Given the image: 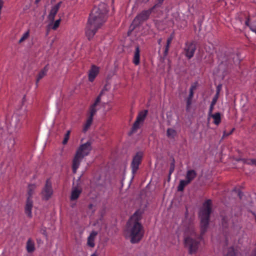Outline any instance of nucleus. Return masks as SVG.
I'll list each match as a JSON object with an SVG mask.
<instances>
[{"instance_id": "nucleus-22", "label": "nucleus", "mask_w": 256, "mask_h": 256, "mask_svg": "<svg viewBox=\"0 0 256 256\" xmlns=\"http://www.w3.org/2000/svg\"><path fill=\"white\" fill-rule=\"evenodd\" d=\"M6 142L9 150L10 152L14 150V146L15 144V140L14 138H10L6 140Z\"/></svg>"}, {"instance_id": "nucleus-10", "label": "nucleus", "mask_w": 256, "mask_h": 256, "mask_svg": "<svg viewBox=\"0 0 256 256\" xmlns=\"http://www.w3.org/2000/svg\"><path fill=\"white\" fill-rule=\"evenodd\" d=\"M82 192V188L78 186V184L76 186H73L70 196V200L74 201L76 200L79 198Z\"/></svg>"}, {"instance_id": "nucleus-25", "label": "nucleus", "mask_w": 256, "mask_h": 256, "mask_svg": "<svg viewBox=\"0 0 256 256\" xmlns=\"http://www.w3.org/2000/svg\"><path fill=\"white\" fill-rule=\"evenodd\" d=\"M237 161H242L244 164L254 165L256 166V159L239 158L237 160Z\"/></svg>"}, {"instance_id": "nucleus-18", "label": "nucleus", "mask_w": 256, "mask_h": 256, "mask_svg": "<svg viewBox=\"0 0 256 256\" xmlns=\"http://www.w3.org/2000/svg\"><path fill=\"white\" fill-rule=\"evenodd\" d=\"M194 92L192 91H190L188 97L186 98V110L188 111L190 110V106L192 104V100L194 97Z\"/></svg>"}, {"instance_id": "nucleus-19", "label": "nucleus", "mask_w": 256, "mask_h": 256, "mask_svg": "<svg viewBox=\"0 0 256 256\" xmlns=\"http://www.w3.org/2000/svg\"><path fill=\"white\" fill-rule=\"evenodd\" d=\"M210 116L214 118V123L215 124L218 125L221 122V114L220 112H218L214 114H212Z\"/></svg>"}, {"instance_id": "nucleus-42", "label": "nucleus", "mask_w": 256, "mask_h": 256, "mask_svg": "<svg viewBox=\"0 0 256 256\" xmlns=\"http://www.w3.org/2000/svg\"><path fill=\"white\" fill-rule=\"evenodd\" d=\"M175 168V165H173V164H170V168L169 170L170 174H172L174 172Z\"/></svg>"}, {"instance_id": "nucleus-62", "label": "nucleus", "mask_w": 256, "mask_h": 256, "mask_svg": "<svg viewBox=\"0 0 256 256\" xmlns=\"http://www.w3.org/2000/svg\"><path fill=\"white\" fill-rule=\"evenodd\" d=\"M80 180V178H78V181H79Z\"/></svg>"}, {"instance_id": "nucleus-59", "label": "nucleus", "mask_w": 256, "mask_h": 256, "mask_svg": "<svg viewBox=\"0 0 256 256\" xmlns=\"http://www.w3.org/2000/svg\"><path fill=\"white\" fill-rule=\"evenodd\" d=\"M91 256H98L96 254H92L91 255Z\"/></svg>"}, {"instance_id": "nucleus-17", "label": "nucleus", "mask_w": 256, "mask_h": 256, "mask_svg": "<svg viewBox=\"0 0 256 256\" xmlns=\"http://www.w3.org/2000/svg\"><path fill=\"white\" fill-rule=\"evenodd\" d=\"M26 250L28 253H32L35 250L34 242L29 238L26 242Z\"/></svg>"}, {"instance_id": "nucleus-12", "label": "nucleus", "mask_w": 256, "mask_h": 256, "mask_svg": "<svg viewBox=\"0 0 256 256\" xmlns=\"http://www.w3.org/2000/svg\"><path fill=\"white\" fill-rule=\"evenodd\" d=\"M99 72V68L98 66L92 65L91 68L89 70L88 74V80L90 82H92L96 76L98 75Z\"/></svg>"}, {"instance_id": "nucleus-4", "label": "nucleus", "mask_w": 256, "mask_h": 256, "mask_svg": "<svg viewBox=\"0 0 256 256\" xmlns=\"http://www.w3.org/2000/svg\"><path fill=\"white\" fill-rule=\"evenodd\" d=\"M142 226L140 222H134L130 230V242L132 244L138 243L144 236Z\"/></svg>"}, {"instance_id": "nucleus-38", "label": "nucleus", "mask_w": 256, "mask_h": 256, "mask_svg": "<svg viewBox=\"0 0 256 256\" xmlns=\"http://www.w3.org/2000/svg\"><path fill=\"white\" fill-rule=\"evenodd\" d=\"M219 96H220V94H216L214 95V98H212V102H211V103H212V104H216V103L217 100Z\"/></svg>"}, {"instance_id": "nucleus-27", "label": "nucleus", "mask_w": 256, "mask_h": 256, "mask_svg": "<svg viewBox=\"0 0 256 256\" xmlns=\"http://www.w3.org/2000/svg\"><path fill=\"white\" fill-rule=\"evenodd\" d=\"M58 10V9L54 8V6L52 8L50 13L48 15V18L50 21H54L55 16L57 14Z\"/></svg>"}, {"instance_id": "nucleus-32", "label": "nucleus", "mask_w": 256, "mask_h": 256, "mask_svg": "<svg viewBox=\"0 0 256 256\" xmlns=\"http://www.w3.org/2000/svg\"><path fill=\"white\" fill-rule=\"evenodd\" d=\"M30 33L29 31L26 32L22 36L21 38L19 40L18 43L20 44L25 40L29 36Z\"/></svg>"}, {"instance_id": "nucleus-48", "label": "nucleus", "mask_w": 256, "mask_h": 256, "mask_svg": "<svg viewBox=\"0 0 256 256\" xmlns=\"http://www.w3.org/2000/svg\"><path fill=\"white\" fill-rule=\"evenodd\" d=\"M250 256H256V248L253 250L250 254Z\"/></svg>"}, {"instance_id": "nucleus-54", "label": "nucleus", "mask_w": 256, "mask_h": 256, "mask_svg": "<svg viewBox=\"0 0 256 256\" xmlns=\"http://www.w3.org/2000/svg\"><path fill=\"white\" fill-rule=\"evenodd\" d=\"M104 91H103L102 90V91L100 92V94H98L99 96H100V97L102 96V95L104 94Z\"/></svg>"}, {"instance_id": "nucleus-1", "label": "nucleus", "mask_w": 256, "mask_h": 256, "mask_svg": "<svg viewBox=\"0 0 256 256\" xmlns=\"http://www.w3.org/2000/svg\"><path fill=\"white\" fill-rule=\"evenodd\" d=\"M212 212V202L210 200H207L203 204L202 208L199 212L200 226V236L196 234L193 224H190L186 226L184 232V246L188 248L189 254H192L197 252L200 240L202 239V236L207 231Z\"/></svg>"}, {"instance_id": "nucleus-44", "label": "nucleus", "mask_w": 256, "mask_h": 256, "mask_svg": "<svg viewBox=\"0 0 256 256\" xmlns=\"http://www.w3.org/2000/svg\"><path fill=\"white\" fill-rule=\"evenodd\" d=\"M222 88V85L218 84L216 87V94H220V91Z\"/></svg>"}, {"instance_id": "nucleus-9", "label": "nucleus", "mask_w": 256, "mask_h": 256, "mask_svg": "<svg viewBox=\"0 0 256 256\" xmlns=\"http://www.w3.org/2000/svg\"><path fill=\"white\" fill-rule=\"evenodd\" d=\"M146 206L144 208H140L137 210L131 217V219L134 220V222H140V221L142 218V216L144 213Z\"/></svg>"}, {"instance_id": "nucleus-29", "label": "nucleus", "mask_w": 256, "mask_h": 256, "mask_svg": "<svg viewBox=\"0 0 256 256\" xmlns=\"http://www.w3.org/2000/svg\"><path fill=\"white\" fill-rule=\"evenodd\" d=\"M17 122H20V119L18 118V116H13L12 118V122L13 124H15ZM21 126H22V124L18 122V124H16L15 126L16 128L19 129L20 128Z\"/></svg>"}, {"instance_id": "nucleus-23", "label": "nucleus", "mask_w": 256, "mask_h": 256, "mask_svg": "<svg viewBox=\"0 0 256 256\" xmlns=\"http://www.w3.org/2000/svg\"><path fill=\"white\" fill-rule=\"evenodd\" d=\"M190 183L186 180H180L179 184L177 188L178 191L183 192L184 187L190 184Z\"/></svg>"}, {"instance_id": "nucleus-52", "label": "nucleus", "mask_w": 256, "mask_h": 256, "mask_svg": "<svg viewBox=\"0 0 256 256\" xmlns=\"http://www.w3.org/2000/svg\"><path fill=\"white\" fill-rule=\"evenodd\" d=\"M170 176L171 174H170V173H168V182H169L170 180Z\"/></svg>"}, {"instance_id": "nucleus-3", "label": "nucleus", "mask_w": 256, "mask_h": 256, "mask_svg": "<svg viewBox=\"0 0 256 256\" xmlns=\"http://www.w3.org/2000/svg\"><path fill=\"white\" fill-rule=\"evenodd\" d=\"M92 142L90 140L86 143L81 144L78 148L72 160V170L74 174L76 173L82 158L88 155L92 150Z\"/></svg>"}, {"instance_id": "nucleus-20", "label": "nucleus", "mask_w": 256, "mask_h": 256, "mask_svg": "<svg viewBox=\"0 0 256 256\" xmlns=\"http://www.w3.org/2000/svg\"><path fill=\"white\" fill-rule=\"evenodd\" d=\"M177 136L176 131L172 128H168L166 130V136L168 138L174 139Z\"/></svg>"}, {"instance_id": "nucleus-13", "label": "nucleus", "mask_w": 256, "mask_h": 256, "mask_svg": "<svg viewBox=\"0 0 256 256\" xmlns=\"http://www.w3.org/2000/svg\"><path fill=\"white\" fill-rule=\"evenodd\" d=\"M96 110H92V112L90 111V116L88 118V120H86V123L84 124L83 130H82V132H86L88 130V129L90 128V127L91 126L92 122L93 116L94 115V114H96Z\"/></svg>"}, {"instance_id": "nucleus-35", "label": "nucleus", "mask_w": 256, "mask_h": 256, "mask_svg": "<svg viewBox=\"0 0 256 256\" xmlns=\"http://www.w3.org/2000/svg\"><path fill=\"white\" fill-rule=\"evenodd\" d=\"M60 20V18H59L58 20H57L56 21H55L52 27L53 30H56L59 26Z\"/></svg>"}, {"instance_id": "nucleus-31", "label": "nucleus", "mask_w": 256, "mask_h": 256, "mask_svg": "<svg viewBox=\"0 0 256 256\" xmlns=\"http://www.w3.org/2000/svg\"><path fill=\"white\" fill-rule=\"evenodd\" d=\"M70 131L68 130L66 132V133L64 134V140L62 142L63 144H67V142L70 138Z\"/></svg>"}, {"instance_id": "nucleus-61", "label": "nucleus", "mask_w": 256, "mask_h": 256, "mask_svg": "<svg viewBox=\"0 0 256 256\" xmlns=\"http://www.w3.org/2000/svg\"><path fill=\"white\" fill-rule=\"evenodd\" d=\"M25 98H26V96H24L23 97V98H22L23 101H24V100H25Z\"/></svg>"}, {"instance_id": "nucleus-57", "label": "nucleus", "mask_w": 256, "mask_h": 256, "mask_svg": "<svg viewBox=\"0 0 256 256\" xmlns=\"http://www.w3.org/2000/svg\"><path fill=\"white\" fill-rule=\"evenodd\" d=\"M234 130V129H232V130H230V132L229 134H226V136H228L229 134H231L233 132Z\"/></svg>"}, {"instance_id": "nucleus-39", "label": "nucleus", "mask_w": 256, "mask_h": 256, "mask_svg": "<svg viewBox=\"0 0 256 256\" xmlns=\"http://www.w3.org/2000/svg\"><path fill=\"white\" fill-rule=\"evenodd\" d=\"M40 233L43 234L46 238L48 237V234L46 228H42L40 230Z\"/></svg>"}, {"instance_id": "nucleus-21", "label": "nucleus", "mask_w": 256, "mask_h": 256, "mask_svg": "<svg viewBox=\"0 0 256 256\" xmlns=\"http://www.w3.org/2000/svg\"><path fill=\"white\" fill-rule=\"evenodd\" d=\"M143 124V122L136 118V120L134 123L132 128L130 134L135 132L140 127V124Z\"/></svg>"}, {"instance_id": "nucleus-45", "label": "nucleus", "mask_w": 256, "mask_h": 256, "mask_svg": "<svg viewBox=\"0 0 256 256\" xmlns=\"http://www.w3.org/2000/svg\"><path fill=\"white\" fill-rule=\"evenodd\" d=\"M62 4V2H60L56 4L54 7L58 10Z\"/></svg>"}, {"instance_id": "nucleus-11", "label": "nucleus", "mask_w": 256, "mask_h": 256, "mask_svg": "<svg viewBox=\"0 0 256 256\" xmlns=\"http://www.w3.org/2000/svg\"><path fill=\"white\" fill-rule=\"evenodd\" d=\"M32 206L33 201L32 198H27L24 208V212L27 216L30 218L32 217Z\"/></svg>"}, {"instance_id": "nucleus-51", "label": "nucleus", "mask_w": 256, "mask_h": 256, "mask_svg": "<svg viewBox=\"0 0 256 256\" xmlns=\"http://www.w3.org/2000/svg\"><path fill=\"white\" fill-rule=\"evenodd\" d=\"M172 162L170 164H173V165H175V160L174 157H172Z\"/></svg>"}, {"instance_id": "nucleus-49", "label": "nucleus", "mask_w": 256, "mask_h": 256, "mask_svg": "<svg viewBox=\"0 0 256 256\" xmlns=\"http://www.w3.org/2000/svg\"><path fill=\"white\" fill-rule=\"evenodd\" d=\"M249 20H250L249 18H248L247 20H246V21L245 22V24H246V26H247L250 27V24H249Z\"/></svg>"}, {"instance_id": "nucleus-33", "label": "nucleus", "mask_w": 256, "mask_h": 256, "mask_svg": "<svg viewBox=\"0 0 256 256\" xmlns=\"http://www.w3.org/2000/svg\"><path fill=\"white\" fill-rule=\"evenodd\" d=\"M94 238H92L88 236V242H87L88 245L91 248L94 247Z\"/></svg>"}, {"instance_id": "nucleus-50", "label": "nucleus", "mask_w": 256, "mask_h": 256, "mask_svg": "<svg viewBox=\"0 0 256 256\" xmlns=\"http://www.w3.org/2000/svg\"><path fill=\"white\" fill-rule=\"evenodd\" d=\"M242 195L243 194H242V192H241L239 190L238 192V196H239L240 199L242 198Z\"/></svg>"}, {"instance_id": "nucleus-58", "label": "nucleus", "mask_w": 256, "mask_h": 256, "mask_svg": "<svg viewBox=\"0 0 256 256\" xmlns=\"http://www.w3.org/2000/svg\"><path fill=\"white\" fill-rule=\"evenodd\" d=\"M161 40H161V39H159V40H158V44H160V42H161Z\"/></svg>"}, {"instance_id": "nucleus-34", "label": "nucleus", "mask_w": 256, "mask_h": 256, "mask_svg": "<svg viewBox=\"0 0 256 256\" xmlns=\"http://www.w3.org/2000/svg\"><path fill=\"white\" fill-rule=\"evenodd\" d=\"M226 256H236L234 248H230Z\"/></svg>"}, {"instance_id": "nucleus-16", "label": "nucleus", "mask_w": 256, "mask_h": 256, "mask_svg": "<svg viewBox=\"0 0 256 256\" xmlns=\"http://www.w3.org/2000/svg\"><path fill=\"white\" fill-rule=\"evenodd\" d=\"M140 50L138 46H137L136 48V50L134 54V56L133 59V62L136 65H138L140 62Z\"/></svg>"}, {"instance_id": "nucleus-6", "label": "nucleus", "mask_w": 256, "mask_h": 256, "mask_svg": "<svg viewBox=\"0 0 256 256\" xmlns=\"http://www.w3.org/2000/svg\"><path fill=\"white\" fill-rule=\"evenodd\" d=\"M144 153L140 151L137 152L134 156L131 163V168L132 173L134 174L139 168V166L141 164Z\"/></svg>"}, {"instance_id": "nucleus-36", "label": "nucleus", "mask_w": 256, "mask_h": 256, "mask_svg": "<svg viewBox=\"0 0 256 256\" xmlns=\"http://www.w3.org/2000/svg\"><path fill=\"white\" fill-rule=\"evenodd\" d=\"M198 85V82H194V84H192L190 86V91L194 92V90H196V89Z\"/></svg>"}, {"instance_id": "nucleus-47", "label": "nucleus", "mask_w": 256, "mask_h": 256, "mask_svg": "<svg viewBox=\"0 0 256 256\" xmlns=\"http://www.w3.org/2000/svg\"><path fill=\"white\" fill-rule=\"evenodd\" d=\"M132 24H130V28H129V30L128 31V36H130L132 32L135 29V28H134V29H132Z\"/></svg>"}, {"instance_id": "nucleus-5", "label": "nucleus", "mask_w": 256, "mask_h": 256, "mask_svg": "<svg viewBox=\"0 0 256 256\" xmlns=\"http://www.w3.org/2000/svg\"><path fill=\"white\" fill-rule=\"evenodd\" d=\"M154 12L150 8L148 10H142L134 18L132 22V29L139 27L144 22L149 18L150 14Z\"/></svg>"}, {"instance_id": "nucleus-56", "label": "nucleus", "mask_w": 256, "mask_h": 256, "mask_svg": "<svg viewBox=\"0 0 256 256\" xmlns=\"http://www.w3.org/2000/svg\"><path fill=\"white\" fill-rule=\"evenodd\" d=\"M40 0H35V4H38Z\"/></svg>"}, {"instance_id": "nucleus-14", "label": "nucleus", "mask_w": 256, "mask_h": 256, "mask_svg": "<svg viewBox=\"0 0 256 256\" xmlns=\"http://www.w3.org/2000/svg\"><path fill=\"white\" fill-rule=\"evenodd\" d=\"M197 174L194 170H191L187 171L186 180L190 183L196 176Z\"/></svg>"}, {"instance_id": "nucleus-46", "label": "nucleus", "mask_w": 256, "mask_h": 256, "mask_svg": "<svg viewBox=\"0 0 256 256\" xmlns=\"http://www.w3.org/2000/svg\"><path fill=\"white\" fill-rule=\"evenodd\" d=\"M172 38H173V37L171 36L170 38H168L167 39L166 44H170V43L172 42Z\"/></svg>"}, {"instance_id": "nucleus-40", "label": "nucleus", "mask_w": 256, "mask_h": 256, "mask_svg": "<svg viewBox=\"0 0 256 256\" xmlns=\"http://www.w3.org/2000/svg\"><path fill=\"white\" fill-rule=\"evenodd\" d=\"M169 48H170V44H166L165 46V50H164V56H166L168 55V50H169Z\"/></svg>"}, {"instance_id": "nucleus-41", "label": "nucleus", "mask_w": 256, "mask_h": 256, "mask_svg": "<svg viewBox=\"0 0 256 256\" xmlns=\"http://www.w3.org/2000/svg\"><path fill=\"white\" fill-rule=\"evenodd\" d=\"M214 105H215L214 104H212V103L210 104V108H209V112H208V116H209L210 115L212 114V112L214 110Z\"/></svg>"}, {"instance_id": "nucleus-55", "label": "nucleus", "mask_w": 256, "mask_h": 256, "mask_svg": "<svg viewBox=\"0 0 256 256\" xmlns=\"http://www.w3.org/2000/svg\"><path fill=\"white\" fill-rule=\"evenodd\" d=\"M106 85H105L104 88H103V89L102 90L103 91H106V90H108L107 88H106Z\"/></svg>"}, {"instance_id": "nucleus-53", "label": "nucleus", "mask_w": 256, "mask_h": 256, "mask_svg": "<svg viewBox=\"0 0 256 256\" xmlns=\"http://www.w3.org/2000/svg\"><path fill=\"white\" fill-rule=\"evenodd\" d=\"M142 2H144V3H146L147 2H148L150 0H140Z\"/></svg>"}, {"instance_id": "nucleus-60", "label": "nucleus", "mask_w": 256, "mask_h": 256, "mask_svg": "<svg viewBox=\"0 0 256 256\" xmlns=\"http://www.w3.org/2000/svg\"><path fill=\"white\" fill-rule=\"evenodd\" d=\"M92 206V204H90L89 205V208H91Z\"/></svg>"}, {"instance_id": "nucleus-26", "label": "nucleus", "mask_w": 256, "mask_h": 256, "mask_svg": "<svg viewBox=\"0 0 256 256\" xmlns=\"http://www.w3.org/2000/svg\"><path fill=\"white\" fill-rule=\"evenodd\" d=\"M36 185L34 184H30L28 186V190L27 193V198H32L34 190L36 188Z\"/></svg>"}, {"instance_id": "nucleus-28", "label": "nucleus", "mask_w": 256, "mask_h": 256, "mask_svg": "<svg viewBox=\"0 0 256 256\" xmlns=\"http://www.w3.org/2000/svg\"><path fill=\"white\" fill-rule=\"evenodd\" d=\"M164 0H156L155 4L151 8L154 12L155 10L160 8Z\"/></svg>"}, {"instance_id": "nucleus-7", "label": "nucleus", "mask_w": 256, "mask_h": 256, "mask_svg": "<svg viewBox=\"0 0 256 256\" xmlns=\"http://www.w3.org/2000/svg\"><path fill=\"white\" fill-rule=\"evenodd\" d=\"M53 194V190L52 186V183L50 180H46L45 186L42 192V198L46 201L48 200L52 196Z\"/></svg>"}, {"instance_id": "nucleus-2", "label": "nucleus", "mask_w": 256, "mask_h": 256, "mask_svg": "<svg viewBox=\"0 0 256 256\" xmlns=\"http://www.w3.org/2000/svg\"><path fill=\"white\" fill-rule=\"evenodd\" d=\"M107 6L100 2L98 6H94L90 14L86 28V35L90 40L98 28L105 22L108 12Z\"/></svg>"}, {"instance_id": "nucleus-24", "label": "nucleus", "mask_w": 256, "mask_h": 256, "mask_svg": "<svg viewBox=\"0 0 256 256\" xmlns=\"http://www.w3.org/2000/svg\"><path fill=\"white\" fill-rule=\"evenodd\" d=\"M148 113V110H142L138 113L136 118L144 123Z\"/></svg>"}, {"instance_id": "nucleus-15", "label": "nucleus", "mask_w": 256, "mask_h": 256, "mask_svg": "<svg viewBox=\"0 0 256 256\" xmlns=\"http://www.w3.org/2000/svg\"><path fill=\"white\" fill-rule=\"evenodd\" d=\"M48 70V65H46L41 70L40 72L38 74V78H36V84H38V83L40 81V80H41L42 78H43L46 74Z\"/></svg>"}, {"instance_id": "nucleus-37", "label": "nucleus", "mask_w": 256, "mask_h": 256, "mask_svg": "<svg viewBox=\"0 0 256 256\" xmlns=\"http://www.w3.org/2000/svg\"><path fill=\"white\" fill-rule=\"evenodd\" d=\"M250 28L256 34V21L254 22L252 24H250Z\"/></svg>"}, {"instance_id": "nucleus-30", "label": "nucleus", "mask_w": 256, "mask_h": 256, "mask_svg": "<svg viewBox=\"0 0 256 256\" xmlns=\"http://www.w3.org/2000/svg\"><path fill=\"white\" fill-rule=\"evenodd\" d=\"M100 100H101V97L100 96H97L94 104H93L90 106V111L91 112L92 110H94L96 111V106L100 102Z\"/></svg>"}, {"instance_id": "nucleus-43", "label": "nucleus", "mask_w": 256, "mask_h": 256, "mask_svg": "<svg viewBox=\"0 0 256 256\" xmlns=\"http://www.w3.org/2000/svg\"><path fill=\"white\" fill-rule=\"evenodd\" d=\"M98 234V232H96V231H92V232L90 233L89 237H90V238H95V236Z\"/></svg>"}, {"instance_id": "nucleus-8", "label": "nucleus", "mask_w": 256, "mask_h": 256, "mask_svg": "<svg viewBox=\"0 0 256 256\" xmlns=\"http://www.w3.org/2000/svg\"><path fill=\"white\" fill-rule=\"evenodd\" d=\"M196 50V45L194 42L186 44L184 50L186 52V56L188 59H190L194 56Z\"/></svg>"}]
</instances>
